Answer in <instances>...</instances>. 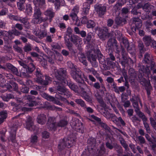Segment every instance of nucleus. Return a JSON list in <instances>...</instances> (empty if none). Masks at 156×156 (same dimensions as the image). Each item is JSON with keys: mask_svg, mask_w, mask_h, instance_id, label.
<instances>
[{"mask_svg": "<svg viewBox=\"0 0 156 156\" xmlns=\"http://www.w3.org/2000/svg\"><path fill=\"white\" fill-rule=\"evenodd\" d=\"M34 3L35 5L34 10L33 18L31 20V23L34 24H40L43 22H45V20L41 16L42 12L38 6L43 8L44 7L45 0H34Z\"/></svg>", "mask_w": 156, "mask_h": 156, "instance_id": "nucleus-1", "label": "nucleus"}, {"mask_svg": "<svg viewBox=\"0 0 156 156\" xmlns=\"http://www.w3.org/2000/svg\"><path fill=\"white\" fill-rule=\"evenodd\" d=\"M33 60L31 57H28L24 61H18L19 64L23 66V68L21 69V73L22 74L25 76H27V73H31L35 69V66L32 63Z\"/></svg>", "mask_w": 156, "mask_h": 156, "instance_id": "nucleus-2", "label": "nucleus"}, {"mask_svg": "<svg viewBox=\"0 0 156 156\" xmlns=\"http://www.w3.org/2000/svg\"><path fill=\"white\" fill-rule=\"evenodd\" d=\"M55 122L54 118L49 117L47 123L48 128L51 130H55L57 126L64 127L67 124V121L65 119L61 120L56 124H55Z\"/></svg>", "mask_w": 156, "mask_h": 156, "instance_id": "nucleus-3", "label": "nucleus"}, {"mask_svg": "<svg viewBox=\"0 0 156 156\" xmlns=\"http://www.w3.org/2000/svg\"><path fill=\"white\" fill-rule=\"evenodd\" d=\"M52 76L56 77L58 80L63 81L66 77V70L63 68H60L58 69L55 67L52 68Z\"/></svg>", "mask_w": 156, "mask_h": 156, "instance_id": "nucleus-4", "label": "nucleus"}, {"mask_svg": "<svg viewBox=\"0 0 156 156\" xmlns=\"http://www.w3.org/2000/svg\"><path fill=\"white\" fill-rule=\"evenodd\" d=\"M70 125L72 127L77 131L82 133L84 132L83 124L78 119L75 118L73 119L70 123Z\"/></svg>", "mask_w": 156, "mask_h": 156, "instance_id": "nucleus-5", "label": "nucleus"}, {"mask_svg": "<svg viewBox=\"0 0 156 156\" xmlns=\"http://www.w3.org/2000/svg\"><path fill=\"white\" fill-rule=\"evenodd\" d=\"M72 139H65L62 140L58 145V148L61 150L65 147L68 148H70L72 145L73 142H72Z\"/></svg>", "mask_w": 156, "mask_h": 156, "instance_id": "nucleus-6", "label": "nucleus"}, {"mask_svg": "<svg viewBox=\"0 0 156 156\" xmlns=\"http://www.w3.org/2000/svg\"><path fill=\"white\" fill-rule=\"evenodd\" d=\"M98 31V36L101 40H105L109 37V33L108 32V30L107 27H104L103 29L99 28Z\"/></svg>", "mask_w": 156, "mask_h": 156, "instance_id": "nucleus-7", "label": "nucleus"}, {"mask_svg": "<svg viewBox=\"0 0 156 156\" xmlns=\"http://www.w3.org/2000/svg\"><path fill=\"white\" fill-rule=\"evenodd\" d=\"M18 125V124H17V125H16L15 126H13L11 128L10 136L8 139V142H10L11 141L13 144L16 143V133Z\"/></svg>", "mask_w": 156, "mask_h": 156, "instance_id": "nucleus-8", "label": "nucleus"}, {"mask_svg": "<svg viewBox=\"0 0 156 156\" xmlns=\"http://www.w3.org/2000/svg\"><path fill=\"white\" fill-rule=\"evenodd\" d=\"M81 72L79 69H76V70L71 71V75L73 79L78 83H82L83 81L82 79Z\"/></svg>", "mask_w": 156, "mask_h": 156, "instance_id": "nucleus-9", "label": "nucleus"}, {"mask_svg": "<svg viewBox=\"0 0 156 156\" xmlns=\"http://www.w3.org/2000/svg\"><path fill=\"white\" fill-rule=\"evenodd\" d=\"M26 128L28 130L31 131L37 130V127L34 125L32 118L28 117L27 119L26 123Z\"/></svg>", "mask_w": 156, "mask_h": 156, "instance_id": "nucleus-10", "label": "nucleus"}, {"mask_svg": "<svg viewBox=\"0 0 156 156\" xmlns=\"http://www.w3.org/2000/svg\"><path fill=\"white\" fill-rule=\"evenodd\" d=\"M121 36L119 38V41L120 42V45L121 46L122 51L123 50H124V48H126L127 49L129 47V44L128 40L124 37H123L121 34Z\"/></svg>", "mask_w": 156, "mask_h": 156, "instance_id": "nucleus-11", "label": "nucleus"}, {"mask_svg": "<svg viewBox=\"0 0 156 156\" xmlns=\"http://www.w3.org/2000/svg\"><path fill=\"white\" fill-rule=\"evenodd\" d=\"M122 57L123 59L122 62L129 64H132L134 63V61L130 58L128 57L127 54L125 50H123L121 52Z\"/></svg>", "mask_w": 156, "mask_h": 156, "instance_id": "nucleus-12", "label": "nucleus"}, {"mask_svg": "<svg viewBox=\"0 0 156 156\" xmlns=\"http://www.w3.org/2000/svg\"><path fill=\"white\" fill-rule=\"evenodd\" d=\"M36 75L37 77L36 81L38 83L41 84H47L48 83L47 82L43 81V76L41 73L40 70L39 69H37L36 72Z\"/></svg>", "mask_w": 156, "mask_h": 156, "instance_id": "nucleus-13", "label": "nucleus"}, {"mask_svg": "<svg viewBox=\"0 0 156 156\" xmlns=\"http://www.w3.org/2000/svg\"><path fill=\"white\" fill-rule=\"evenodd\" d=\"M95 9L99 16L101 17L105 13L106 8L104 5H99L96 6Z\"/></svg>", "mask_w": 156, "mask_h": 156, "instance_id": "nucleus-14", "label": "nucleus"}, {"mask_svg": "<svg viewBox=\"0 0 156 156\" xmlns=\"http://www.w3.org/2000/svg\"><path fill=\"white\" fill-rule=\"evenodd\" d=\"M44 14L45 16L48 17V20L50 22H51L52 19L55 15V13L53 12V9L51 8L48 9L44 12Z\"/></svg>", "mask_w": 156, "mask_h": 156, "instance_id": "nucleus-15", "label": "nucleus"}, {"mask_svg": "<svg viewBox=\"0 0 156 156\" xmlns=\"http://www.w3.org/2000/svg\"><path fill=\"white\" fill-rule=\"evenodd\" d=\"M72 30L71 28L68 27L67 29L66 36L67 37V36H68L69 38L71 37L72 41L74 43H75L76 42V40L77 39L78 37L76 36H72Z\"/></svg>", "mask_w": 156, "mask_h": 156, "instance_id": "nucleus-16", "label": "nucleus"}, {"mask_svg": "<svg viewBox=\"0 0 156 156\" xmlns=\"http://www.w3.org/2000/svg\"><path fill=\"white\" fill-rule=\"evenodd\" d=\"M149 67L147 66L146 67H145L144 66H142L140 67V69L139 70L141 73H142L144 74V75H146L148 79H149V76L151 74V71Z\"/></svg>", "mask_w": 156, "mask_h": 156, "instance_id": "nucleus-17", "label": "nucleus"}, {"mask_svg": "<svg viewBox=\"0 0 156 156\" xmlns=\"http://www.w3.org/2000/svg\"><path fill=\"white\" fill-rule=\"evenodd\" d=\"M79 6L76 5L73 9L71 12L70 14V16L72 20H75L77 18V14L79 12Z\"/></svg>", "mask_w": 156, "mask_h": 156, "instance_id": "nucleus-18", "label": "nucleus"}, {"mask_svg": "<svg viewBox=\"0 0 156 156\" xmlns=\"http://www.w3.org/2000/svg\"><path fill=\"white\" fill-rule=\"evenodd\" d=\"M133 23L135 24V27L134 29L135 31H136V28L137 29L140 28L142 25V21L138 18H134L133 19Z\"/></svg>", "mask_w": 156, "mask_h": 156, "instance_id": "nucleus-19", "label": "nucleus"}, {"mask_svg": "<svg viewBox=\"0 0 156 156\" xmlns=\"http://www.w3.org/2000/svg\"><path fill=\"white\" fill-rule=\"evenodd\" d=\"M46 117L44 114H40L37 117V122L41 124H44L46 122Z\"/></svg>", "mask_w": 156, "mask_h": 156, "instance_id": "nucleus-20", "label": "nucleus"}, {"mask_svg": "<svg viewBox=\"0 0 156 156\" xmlns=\"http://www.w3.org/2000/svg\"><path fill=\"white\" fill-rule=\"evenodd\" d=\"M7 67L8 69L11 70L14 74L20 76V74L18 72L17 69L10 63H8L6 64Z\"/></svg>", "mask_w": 156, "mask_h": 156, "instance_id": "nucleus-21", "label": "nucleus"}, {"mask_svg": "<svg viewBox=\"0 0 156 156\" xmlns=\"http://www.w3.org/2000/svg\"><path fill=\"white\" fill-rule=\"evenodd\" d=\"M54 84H56L58 86L57 87V90L59 92V93L62 94L66 90V89L64 87H62L60 86V83L57 81H55L53 82Z\"/></svg>", "mask_w": 156, "mask_h": 156, "instance_id": "nucleus-22", "label": "nucleus"}, {"mask_svg": "<svg viewBox=\"0 0 156 156\" xmlns=\"http://www.w3.org/2000/svg\"><path fill=\"white\" fill-rule=\"evenodd\" d=\"M116 46V40L115 38H110L108 41L107 46L108 47L112 48L114 46Z\"/></svg>", "mask_w": 156, "mask_h": 156, "instance_id": "nucleus-23", "label": "nucleus"}, {"mask_svg": "<svg viewBox=\"0 0 156 156\" xmlns=\"http://www.w3.org/2000/svg\"><path fill=\"white\" fill-rule=\"evenodd\" d=\"M9 33L11 34H11L10 37L9 36L8 37V38L10 39H12L14 37V35L16 36H18L20 34V32L16 29L14 27L12 29L11 31L9 32Z\"/></svg>", "mask_w": 156, "mask_h": 156, "instance_id": "nucleus-24", "label": "nucleus"}, {"mask_svg": "<svg viewBox=\"0 0 156 156\" xmlns=\"http://www.w3.org/2000/svg\"><path fill=\"white\" fill-rule=\"evenodd\" d=\"M143 40L145 44L147 46H149L152 42V40L151 37L145 36L143 38Z\"/></svg>", "mask_w": 156, "mask_h": 156, "instance_id": "nucleus-25", "label": "nucleus"}, {"mask_svg": "<svg viewBox=\"0 0 156 156\" xmlns=\"http://www.w3.org/2000/svg\"><path fill=\"white\" fill-rule=\"evenodd\" d=\"M152 60V57L150 56V54L148 53H146L144 55V61L146 63L149 64L151 63Z\"/></svg>", "mask_w": 156, "mask_h": 156, "instance_id": "nucleus-26", "label": "nucleus"}, {"mask_svg": "<svg viewBox=\"0 0 156 156\" xmlns=\"http://www.w3.org/2000/svg\"><path fill=\"white\" fill-rule=\"evenodd\" d=\"M154 7L148 3H146L143 5V9L145 11L150 12L151 9H153Z\"/></svg>", "mask_w": 156, "mask_h": 156, "instance_id": "nucleus-27", "label": "nucleus"}, {"mask_svg": "<svg viewBox=\"0 0 156 156\" xmlns=\"http://www.w3.org/2000/svg\"><path fill=\"white\" fill-rule=\"evenodd\" d=\"M129 73L130 75V79L131 80H134L136 76V74L134 69L132 68L130 69L129 70Z\"/></svg>", "mask_w": 156, "mask_h": 156, "instance_id": "nucleus-28", "label": "nucleus"}, {"mask_svg": "<svg viewBox=\"0 0 156 156\" xmlns=\"http://www.w3.org/2000/svg\"><path fill=\"white\" fill-rule=\"evenodd\" d=\"M68 85L69 88L76 92H78V87L77 86L72 83L69 82Z\"/></svg>", "mask_w": 156, "mask_h": 156, "instance_id": "nucleus-29", "label": "nucleus"}, {"mask_svg": "<svg viewBox=\"0 0 156 156\" xmlns=\"http://www.w3.org/2000/svg\"><path fill=\"white\" fill-rule=\"evenodd\" d=\"M90 8V5L87 3H85L83 5V11L85 15H87L88 13L89 10Z\"/></svg>", "mask_w": 156, "mask_h": 156, "instance_id": "nucleus-30", "label": "nucleus"}, {"mask_svg": "<svg viewBox=\"0 0 156 156\" xmlns=\"http://www.w3.org/2000/svg\"><path fill=\"white\" fill-rule=\"evenodd\" d=\"M25 0H20L19 2L17 3V7L19 9L22 10L24 9V6L23 5L25 2Z\"/></svg>", "mask_w": 156, "mask_h": 156, "instance_id": "nucleus-31", "label": "nucleus"}, {"mask_svg": "<svg viewBox=\"0 0 156 156\" xmlns=\"http://www.w3.org/2000/svg\"><path fill=\"white\" fill-rule=\"evenodd\" d=\"M80 55V56L79 57V60L84 65H85L86 66H87V63L86 60V57L84 55L82 54Z\"/></svg>", "mask_w": 156, "mask_h": 156, "instance_id": "nucleus-32", "label": "nucleus"}, {"mask_svg": "<svg viewBox=\"0 0 156 156\" xmlns=\"http://www.w3.org/2000/svg\"><path fill=\"white\" fill-rule=\"evenodd\" d=\"M42 96L48 101H53L55 100V98L51 96H49L45 93H43L41 94Z\"/></svg>", "mask_w": 156, "mask_h": 156, "instance_id": "nucleus-33", "label": "nucleus"}, {"mask_svg": "<svg viewBox=\"0 0 156 156\" xmlns=\"http://www.w3.org/2000/svg\"><path fill=\"white\" fill-rule=\"evenodd\" d=\"M11 34L9 33V32L0 30V36H2L3 37H6V39H9L8 38L9 36H10V37H11Z\"/></svg>", "mask_w": 156, "mask_h": 156, "instance_id": "nucleus-34", "label": "nucleus"}, {"mask_svg": "<svg viewBox=\"0 0 156 156\" xmlns=\"http://www.w3.org/2000/svg\"><path fill=\"white\" fill-rule=\"evenodd\" d=\"M138 43L139 49L140 52L141 53H144L146 50L144 48V45L143 43L141 41H138Z\"/></svg>", "mask_w": 156, "mask_h": 156, "instance_id": "nucleus-35", "label": "nucleus"}, {"mask_svg": "<svg viewBox=\"0 0 156 156\" xmlns=\"http://www.w3.org/2000/svg\"><path fill=\"white\" fill-rule=\"evenodd\" d=\"M32 12V8L30 4L26 5L25 12L28 15L31 14Z\"/></svg>", "mask_w": 156, "mask_h": 156, "instance_id": "nucleus-36", "label": "nucleus"}, {"mask_svg": "<svg viewBox=\"0 0 156 156\" xmlns=\"http://www.w3.org/2000/svg\"><path fill=\"white\" fill-rule=\"evenodd\" d=\"M14 98L13 95L11 94H8L5 96H3L2 97V99L6 101H8L9 99Z\"/></svg>", "mask_w": 156, "mask_h": 156, "instance_id": "nucleus-37", "label": "nucleus"}, {"mask_svg": "<svg viewBox=\"0 0 156 156\" xmlns=\"http://www.w3.org/2000/svg\"><path fill=\"white\" fill-rule=\"evenodd\" d=\"M75 102L78 105H80L83 108L86 107V105L84 101L81 99H76L75 100Z\"/></svg>", "mask_w": 156, "mask_h": 156, "instance_id": "nucleus-38", "label": "nucleus"}, {"mask_svg": "<svg viewBox=\"0 0 156 156\" xmlns=\"http://www.w3.org/2000/svg\"><path fill=\"white\" fill-rule=\"evenodd\" d=\"M119 141L122 145L126 150H128L129 149L128 146L124 139L122 138H119Z\"/></svg>", "mask_w": 156, "mask_h": 156, "instance_id": "nucleus-39", "label": "nucleus"}, {"mask_svg": "<svg viewBox=\"0 0 156 156\" xmlns=\"http://www.w3.org/2000/svg\"><path fill=\"white\" fill-rule=\"evenodd\" d=\"M146 29L148 31H150V28L151 27L153 26V24L150 20H147L144 23Z\"/></svg>", "mask_w": 156, "mask_h": 156, "instance_id": "nucleus-40", "label": "nucleus"}, {"mask_svg": "<svg viewBox=\"0 0 156 156\" xmlns=\"http://www.w3.org/2000/svg\"><path fill=\"white\" fill-rule=\"evenodd\" d=\"M98 57L100 63L102 64H105V57L101 54H98Z\"/></svg>", "mask_w": 156, "mask_h": 156, "instance_id": "nucleus-41", "label": "nucleus"}, {"mask_svg": "<svg viewBox=\"0 0 156 156\" xmlns=\"http://www.w3.org/2000/svg\"><path fill=\"white\" fill-rule=\"evenodd\" d=\"M135 141L136 142L139 141L140 144H144L145 142V140L144 138L141 136H137L136 137V139L135 140Z\"/></svg>", "mask_w": 156, "mask_h": 156, "instance_id": "nucleus-42", "label": "nucleus"}, {"mask_svg": "<svg viewBox=\"0 0 156 156\" xmlns=\"http://www.w3.org/2000/svg\"><path fill=\"white\" fill-rule=\"evenodd\" d=\"M64 38L65 44L67 47L69 48L72 47V44L69 41V38H68L66 36H65Z\"/></svg>", "mask_w": 156, "mask_h": 156, "instance_id": "nucleus-43", "label": "nucleus"}, {"mask_svg": "<svg viewBox=\"0 0 156 156\" xmlns=\"http://www.w3.org/2000/svg\"><path fill=\"white\" fill-rule=\"evenodd\" d=\"M95 25V23L93 21L89 20L87 24V27L88 28H92L94 27Z\"/></svg>", "mask_w": 156, "mask_h": 156, "instance_id": "nucleus-44", "label": "nucleus"}, {"mask_svg": "<svg viewBox=\"0 0 156 156\" xmlns=\"http://www.w3.org/2000/svg\"><path fill=\"white\" fill-rule=\"evenodd\" d=\"M138 115L142 119L143 122L147 121V119L143 113L140 112V113H139Z\"/></svg>", "mask_w": 156, "mask_h": 156, "instance_id": "nucleus-45", "label": "nucleus"}, {"mask_svg": "<svg viewBox=\"0 0 156 156\" xmlns=\"http://www.w3.org/2000/svg\"><path fill=\"white\" fill-rule=\"evenodd\" d=\"M47 33L46 31L44 30V31H42L40 33V34H36L39 38L42 39L43 37H46L47 35Z\"/></svg>", "mask_w": 156, "mask_h": 156, "instance_id": "nucleus-46", "label": "nucleus"}, {"mask_svg": "<svg viewBox=\"0 0 156 156\" xmlns=\"http://www.w3.org/2000/svg\"><path fill=\"white\" fill-rule=\"evenodd\" d=\"M0 118L5 120L7 117V113L6 111H3L0 112Z\"/></svg>", "mask_w": 156, "mask_h": 156, "instance_id": "nucleus-47", "label": "nucleus"}, {"mask_svg": "<svg viewBox=\"0 0 156 156\" xmlns=\"http://www.w3.org/2000/svg\"><path fill=\"white\" fill-rule=\"evenodd\" d=\"M13 48L17 52L20 53H22L23 51L22 48L20 47H19L17 45H14L13 46Z\"/></svg>", "mask_w": 156, "mask_h": 156, "instance_id": "nucleus-48", "label": "nucleus"}, {"mask_svg": "<svg viewBox=\"0 0 156 156\" xmlns=\"http://www.w3.org/2000/svg\"><path fill=\"white\" fill-rule=\"evenodd\" d=\"M67 64L68 66L70 68L72 69V71L76 70V69L74 66V65L71 62H67Z\"/></svg>", "mask_w": 156, "mask_h": 156, "instance_id": "nucleus-49", "label": "nucleus"}, {"mask_svg": "<svg viewBox=\"0 0 156 156\" xmlns=\"http://www.w3.org/2000/svg\"><path fill=\"white\" fill-rule=\"evenodd\" d=\"M38 137L36 135H34L31 136V142L32 143H36L37 141Z\"/></svg>", "mask_w": 156, "mask_h": 156, "instance_id": "nucleus-50", "label": "nucleus"}, {"mask_svg": "<svg viewBox=\"0 0 156 156\" xmlns=\"http://www.w3.org/2000/svg\"><path fill=\"white\" fill-rule=\"evenodd\" d=\"M113 139H111L110 141H109L108 142L106 143V146L107 147L109 148L110 149H112L114 147L112 143L111 144V142H112V140Z\"/></svg>", "mask_w": 156, "mask_h": 156, "instance_id": "nucleus-51", "label": "nucleus"}, {"mask_svg": "<svg viewBox=\"0 0 156 156\" xmlns=\"http://www.w3.org/2000/svg\"><path fill=\"white\" fill-rule=\"evenodd\" d=\"M143 123L147 132L150 133V129L148 124L147 122V121L144 122Z\"/></svg>", "mask_w": 156, "mask_h": 156, "instance_id": "nucleus-52", "label": "nucleus"}, {"mask_svg": "<svg viewBox=\"0 0 156 156\" xmlns=\"http://www.w3.org/2000/svg\"><path fill=\"white\" fill-rule=\"evenodd\" d=\"M88 70L90 72H91V73L96 77H98V75L97 72L93 68H91V69H89Z\"/></svg>", "mask_w": 156, "mask_h": 156, "instance_id": "nucleus-53", "label": "nucleus"}, {"mask_svg": "<svg viewBox=\"0 0 156 156\" xmlns=\"http://www.w3.org/2000/svg\"><path fill=\"white\" fill-rule=\"evenodd\" d=\"M42 136L43 138H48L49 137V133L46 131H44L42 133Z\"/></svg>", "mask_w": 156, "mask_h": 156, "instance_id": "nucleus-54", "label": "nucleus"}, {"mask_svg": "<svg viewBox=\"0 0 156 156\" xmlns=\"http://www.w3.org/2000/svg\"><path fill=\"white\" fill-rule=\"evenodd\" d=\"M82 94V96L87 101L89 100V97L87 95V93L86 92H83Z\"/></svg>", "mask_w": 156, "mask_h": 156, "instance_id": "nucleus-55", "label": "nucleus"}, {"mask_svg": "<svg viewBox=\"0 0 156 156\" xmlns=\"http://www.w3.org/2000/svg\"><path fill=\"white\" fill-rule=\"evenodd\" d=\"M24 51L26 52H28L31 50V47L30 45H27L25 46L24 48Z\"/></svg>", "mask_w": 156, "mask_h": 156, "instance_id": "nucleus-56", "label": "nucleus"}, {"mask_svg": "<svg viewBox=\"0 0 156 156\" xmlns=\"http://www.w3.org/2000/svg\"><path fill=\"white\" fill-rule=\"evenodd\" d=\"M131 101L133 102V107L134 108L138 107V102L136 101L134 98H133Z\"/></svg>", "mask_w": 156, "mask_h": 156, "instance_id": "nucleus-57", "label": "nucleus"}, {"mask_svg": "<svg viewBox=\"0 0 156 156\" xmlns=\"http://www.w3.org/2000/svg\"><path fill=\"white\" fill-rule=\"evenodd\" d=\"M8 16L9 18L12 20L13 19L16 20H19V18L18 17L13 15L11 14H9Z\"/></svg>", "mask_w": 156, "mask_h": 156, "instance_id": "nucleus-58", "label": "nucleus"}, {"mask_svg": "<svg viewBox=\"0 0 156 156\" xmlns=\"http://www.w3.org/2000/svg\"><path fill=\"white\" fill-rule=\"evenodd\" d=\"M118 121L119 123H120L123 126H125L126 123L122 119L121 117H119L118 118Z\"/></svg>", "mask_w": 156, "mask_h": 156, "instance_id": "nucleus-59", "label": "nucleus"}, {"mask_svg": "<svg viewBox=\"0 0 156 156\" xmlns=\"http://www.w3.org/2000/svg\"><path fill=\"white\" fill-rule=\"evenodd\" d=\"M18 20L20 21L22 23H27L28 20L27 18H19V20Z\"/></svg>", "mask_w": 156, "mask_h": 156, "instance_id": "nucleus-60", "label": "nucleus"}, {"mask_svg": "<svg viewBox=\"0 0 156 156\" xmlns=\"http://www.w3.org/2000/svg\"><path fill=\"white\" fill-rule=\"evenodd\" d=\"M96 56L93 55H91L90 57L88 58L89 60L90 61V62L96 61Z\"/></svg>", "mask_w": 156, "mask_h": 156, "instance_id": "nucleus-61", "label": "nucleus"}, {"mask_svg": "<svg viewBox=\"0 0 156 156\" xmlns=\"http://www.w3.org/2000/svg\"><path fill=\"white\" fill-rule=\"evenodd\" d=\"M40 63L44 67H46V66L47 65V61L45 58H43V59H42Z\"/></svg>", "mask_w": 156, "mask_h": 156, "instance_id": "nucleus-62", "label": "nucleus"}, {"mask_svg": "<svg viewBox=\"0 0 156 156\" xmlns=\"http://www.w3.org/2000/svg\"><path fill=\"white\" fill-rule=\"evenodd\" d=\"M88 21V20L87 17L84 16L82 18L81 22L83 24H85L86 23H87Z\"/></svg>", "mask_w": 156, "mask_h": 156, "instance_id": "nucleus-63", "label": "nucleus"}, {"mask_svg": "<svg viewBox=\"0 0 156 156\" xmlns=\"http://www.w3.org/2000/svg\"><path fill=\"white\" fill-rule=\"evenodd\" d=\"M63 94H64L67 98L69 97L71 95V93L67 89H66V91L63 93Z\"/></svg>", "mask_w": 156, "mask_h": 156, "instance_id": "nucleus-64", "label": "nucleus"}]
</instances>
